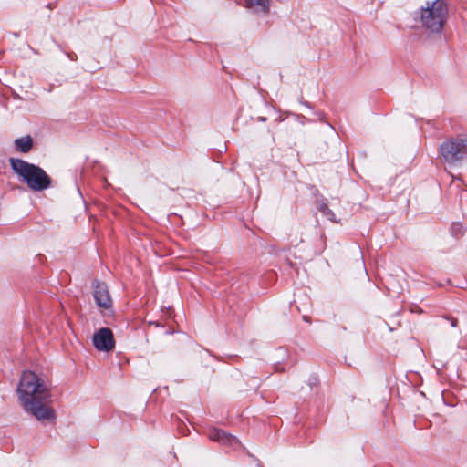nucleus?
Returning a JSON list of instances; mask_svg holds the SVG:
<instances>
[{
	"label": "nucleus",
	"mask_w": 467,
	"mask_h": 467,
	"mask_svg": "<svg viewBox=\"0 0 467 467\" xmlns=\"http://www.w3.org/2000/svg\"><path fill=\"white\" fill-rule=\"evenodd\" d=\"M19 402L27 413L39 421H53L55 410L50 406L51 393L48 385L33 371L23 372L18 386Z\"/></svg>",
	"instance_id": "obj_1"
},
{
	"label": "nucleus",
	"mask_w": 467,
	"mask_h": 467,
	"mask_svg": "<svg viewBox=\"0 0 467 467\" xmlns=\"http://www.w3.org/2000/svg\"><path fill=\"white\" fill-rule=\"evenodd\" d=\"M321 213L326 215L329 220L334 221L335 220V214L334 213L328 208L327 204H322L320 207Z\"/></svg>",
	"instance_id": "obj_10"
},
{
	"label": "nucleus",
	"mask_w": 467,
	"mask_h": 467,
	"mask_svg": "<svg viewBox=\"0 0 467 467\" xmlns=\"http://www.w3.org/2000/svg\"><path fill=\"white\" fill-rule=\"evenodd\" d=\"M441 157L449 163H455L467 157V137L459 136L443 142L440 147Z\"/></svg>",
	"instance_id": "obj_4"
},
{
	"label": "nucleus",
	"mask_w": 467,
	"mask_h": 467,
	"mask_svg": "<svg viewBox=\"0 0 467 467\" xmlns=\"http://www.w3.org/2000/svg\"><path fill=\"white\" fill-rule=\"evenodd\" d=\"M14 144L16 151L27 153L33 147V140L29 135H27L16 139Z\"/></svg>",
	"instance_id": "obj_9"
},
{
	"label": "nucleus",
	"mask_w": 467,
	"mask_h": 467,
	"mask_svg": "<svg viewBox=\"0 0 467 467\" xmlns=\"http://www.w3.org/2000/svg\"><path fill=\"white\" fill-rule=\"evenodd\" d=\"M207 435L209 439L213 441H218L222 444L229 445L234 448L239 446L240 444L239 440L235 436L226 433L221 429L213 428L208 431Z\"/></svg>",
	"instance_id": "obj_7"
},
{
	"label": "nucleus",
	"mask_w": 467,
	"mask_h": 467,
	"mask_svg": "<svg viewBox=\"0 0 467 467\" xmlns=\"http://www.w3.org/2000/svg\"><path fill=\"white\" fill-rule=\"evenodd\" d=\"M451 326L452 327H456L457 326V320L456 319H453L452 322H451Z\"/></svg>",
	"instance_id": "obj_11"
},
{
	"label": "nucleus",
	"mask_w": 467,
	"mask_h": 467,
	"mask_svg": "<svg viewBox=\"0 0 467 467\" xmlns=\"http://www.w3.org/2000/svg\"><path fill=\"white\" fill-rule=\"evenodd\" d=\"M244 7L254 15L265 16L271 12L272 0H244Z\"/></svg>",
	"instance_id": "obj_6"
},
{
	"label": "nucleus",
	"mask_w": 467,
	"mask_h": 467,
	"mask_svg": "<svg viewBox=\"0 0 467 467\" xmlns=\"http://www.w3.org/2000/svg\"><path fill=\"white\" fill-rule=\"evenodd\" d=\"M94 298L99 307L108 309L111 306V298L107 285L98 282L94 286Z\"/></svg>",
	"instance_id": "obj_8"
},
{
	"label": "nucleus",
	"mask_w": 467,
	"mask_h": 467,
	"mask_svg": "<svg viewBox=\"0 0 467 467\" xmlns=\"http://www.w3.org/2000/svg\"><path fill=\"white\" fill-rule=\"evenodd\" d=\"M449 18V5L445 0L427 1L418 12L420 27L428 34H440Z\"/></svg>",
	"instance_id": "obj_2"
},
{
	"label": "nucleus",
	"mask_w": 467,
	"mask_h": 467,
	"mask_svg": "<svg viewBox=\"0 0 467 467\" xmlns=\"http://www.w3.org/2000/svg\"><path fill=\"white\" fill-rule=\"evenodd\" d=\"M9 163L19 181L31 191L42 192L50 187L51 179L42 168L16 158H10Z\"/></svg>",
	"instance_id": "obj_3"
},
{
	"label": "nucleus",
	"mask_w": 467,
	"mask_h": 467,
	"mask_svg": "<svg viewBox=\"0 0 467 467\" xmlns=\"http://www.w3.org/2000/svg\"><path fill=\"white\" fill-rule=\"evenodd\" d=\"M93 345L101 352H109L115 348V340L112 331L108 327L99 329L93 336Z\"/></svg>",
	"instance_id": "obj_5"
}]
</instances>
